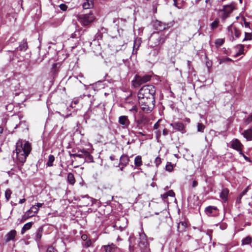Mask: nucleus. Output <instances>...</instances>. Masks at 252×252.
<instances>
[{
	"instance_id": "nucleus-6",
	"label": "nucleus",
	"mask_w": 252,
	"mask_h": 252,
	"mask_svg": "<svg viewBox=\"0 0 252 252\" xmlns=\"http://www.w3.org/2000/svg\"><path fill=\"white\" fill-rule=\"evenodd\" d=\"M94 16L92 12L88 14H83L79 15L78 20L83 26H87L94 20Z\"/></svg>"
},
{
	"instance_id": "nucleus-45",
	"label": "nucleus",
	"mask_w": 252,
	"mask_h": 252,
	"mask_svg": "<svg viewBox=\"0 0 252 252\" xmlns=\"http://www.w3.org/2000/svg\"><path fill=\"white\" fill-rule=\"evenodd\" d=\"M232 61V60L229 58H223L220 60V64H222L223 63H226Z\"/></svg>"
},
{
	"instance_id": "nucleus-13",
	"label": "nucleus",
	"mask_w": 252,
	"mask_h": 252,
	"mask_svg": "<svg viewBox=\"0 0 252 252\" xmlns=\"http://www.w3.org/2000/svg\"><path fill=\"white\" fill-rule=\"evenodd\" d=\"M170 126H172L173 128L178 131L181 132L182 133L186 132L185 127L182 123L181 122H175L170 124Z\"/></svg>"
},
{
	"instance_id": "nucleus-3",
	"label": "nucleus",
	"mask_w": 252,
	"mask_h": 252,
	"mask_svg": "<svg viewBox=\"0 0 252 252\" xmlns=\"http://www.w3.org/2000/svg\"><path fill=\"white\" fill-rule=\"evenodd\" d=\"M156 88L153 85H145L139 91L138 93V99L144 98L146 100L155 101V95Z\"/></svg>"
},
{
	"instance_id": "nucleus-23",
	"label": "nucleus",
	"mask_w": 252,
	"mask_h": 252,
	"mask_svg": "<svg viewBox=\"0 0 252 252\" xmlns=\"http://www.w3.org/2000/svg\"><path fill=\"white\" fill-rule=\"evenodd\" d=\"M187 227V223L185 221H180L177 226V229L179 232H183L185 230Z\"/></svg>"
},
{
	"instance_id": "nucleus-57",
	"label": "nucleus",
	"mask_w": 252,
	"mask_h": 252,
	"mask_svg": "<svg viewBox=\"0 0 252 252\" xmlns=\"http://www.w3.org/2000/svg\"><path fill=\"white\" fill-rule=\"evenodd\" d=\"M32 208L33 210V214L37 213V212L38 211V208L36 206H35V205L34 206H32Z\"/></svg>"
},
{
	"instance_id": "nucleus-32",
	"label": "nucleus",
	"mask_w": 252,
	"mask_h": 252,
	"mask_svg": "<svg viewBox=\"0 0 252 252\" xmlns=\"http://www.w3.org/2000/svg\"><path fill=\"white\" fill-rule=\"evenodd\" d=\"M27 215H25L23 216L22 219L24 220H26L27 219L33 216L34 214H33V210L32 208H31L27 212Z\"/></svg>"
},
{
	"instance_id": "nucleus-44",
	"label": "nucleus",
	"mask_w": 252,
	"mask_h": 252,
	"mask_svg": "<svg viewBox=\"0 0 252 252\" xmlns=\"http://www.w3.org/2000/svg\"><path fill=\"white\" fill-rule=\"evenodd\" d=\"M245 38L243 39V41L251 40L252 39V34L251 33L245 32Z\"/></svg>"
},
{
	"instance_id": "nucleus-51",
	"label": "nucleus",
	"mask_w": 252,
	"mask_h": 252,
	"mask_svg": "<svg viewBox=\"0 0 252 252\" xmlns=\"http://www.w3.org/2000/svg\"><path fill=\"white\" fill-rule=\"evenodd\" d=\"M46 252H55V248L51 245L48 246Z\"/></svg>"
},
{
	"instance_id": "nucleus-20",
	"label": "nucleus",
	"mask_w": 252,
	"mask_h": 252,
	"mask_svg": "<svg viewBox=\"0 0 252 252\" xmlns=\"http://www.w3.org/2000/svg\"><path fill=\"white\" fill-rule=\"evenodd\" d=\"M242 134L247 140H252V126L249 129L244 130Z\"/></svg>"
},
{
	"instance_id": "nucleus-52",
	"label": "nucleus",
	"mask_w": 252,
	"mask_h": 252,
	"mask_svg": "<svg viewBox=\"0 0 252 252\" xmlns=\"http://www.w3.org/2000/svg\"><path fill=\"white\" fill-rule=\"evenodd\" d=\"M79 103V99L78 98H74L73 100L72 101L70 106L72 108L74 107V105H76Z\"/></svg>"
},
{
	"instance_id": "nucleus-11",
	"label": "nucleus",
	"mask_w": 252,
	"mask_h": 252,
	"mask_svg": "<svg viewBox=\"0 0 252 252\" xmlns=\"http://www.w3.org/2000/svg\"><path fill=\"white\" fill-rule=\"evenodd\" d=\"M242 144L237 139H235L231 142V147L238 151L240 155H243V153L242 152Z\"/></svg>"
},
{
	"instance_id": "nucleus-4",
	"label": "nucleus",
	"mask_w": 252,
	"mask_h": 252,
	"mask_svg": "<svg viewBox=\"0 0 252 252\" xmlns=\"http://www.w3.org/2000/svg\"><path fill=\"white\" fill-rule=\"evenodd\" d=\"M152 77L151 74H145L140 75L136 74L135 75L133 80L132 81V83L134 87L136 88L143 84L149 82Z\"/></svg>"
},
{
	"instance_id": "nucleus-48",
	"label": "nucleus",
	"mask_w": 252,
	"mask_h": 252,
	"mask_svg": "<svg viewBox=\"0 0 252 252\" xmlns=\"http://www.w3.org/2000/svg\"><path fill=\"white\" fill-rule=\"evenodd\" d=\"M244 122L247 124H249L252 122V113L247 118L245 119Z\"/></svg>"
},
{
	"instance_id": "nucleus-50",
	"label": "nucleus",
	"mask_w": 252,
	"mask_h": 252,
	"mask_svg": "<svg viewBox=\"0 0 252 252\" xmlns=\"http://www.w3.org/2000/svg\"><path fill=\"white\" fill-rule=\"evenodd\" d=\"M161 158L159 157H157L156 158L155 161H154V163L156 164V166L158 167V165L161 163Z\"/></svg>"
},
{
	"instance_id": "nucleus-60",
	"label": "nucleus",
	"mask_w": 252,
	"mask_h": 252,
	"mask_svg": "<svg viewBox=\"0 0 252 252\" xmlns=\"http://www.w3.org/2000/svg\"><path fill=\"white\" fill-rule=\"evenodd\" d=\"M57 43V39H53V41H49L48 42V44H56Z\"/></svg>"
},
{
	"instance_id": "nucleus-1",
	"label": "nucleus",
	"mask_w": 252,
	"mask_h": 252,
	"mask_svg": "<svg viewBox=\"0 0 252 252\" xmlns=\"http://www.w3.org/2000/svg\"><path fill=\"white\" fill-rule=\"evenodd\" d=\"M32 150L31 144L28 142L21 139L19 140L16 145V153L17 164L18 169L22 172V166L26 160L27 157Z\"/></svg>"
},
{
	"instance_id": "nucleus-49",
	"label": "nucleus",
	"mask_w": 252,
	"mask_h": 252,
	"mask_svg": "<svg viewBox=\"0 0 252 252\" xmlns=\"http://www.w3.org/2000/svg\"><path fill=\"white\" fill-rule=\"evenodd\" d=\"M83 245L86 248H89L92 245V241L90 239L87 240L85 241Z\"/></svg>"
},
{
	"instance_id": "nucleus-40",
	"label": "nucleus",
	"mask_w": 252,
	"mask_h": 252,
	"mask_svg": "<svg viewBox=\"0 0 252 252\" xmlns=\"http://www.w3.org/2000/svg\"><path fill=\"white\" fill-rule=\"evenodd\" d=\"M12 191L9 189H7L5 191V197L7 201H8L11 197Z\"/></svg>"
},
{
	"instance_id": "nucleus-64",
	"label": "nucleus",
	"mask_w": 252,
	"mask_h": 252,
	"mask_svg": "<svg viewBox=\"0 0 252 252\" xmlns=\"http://www.w3.org/2000/svg\"><path fill=\"white\" fill-rule=\"evenodd\" d=\"M161 197L163 199H165L168 197L167 194L166 193H165L161 195Z\"/></svg>"
},
{
	"instance_id": "nucleus-29",
	"label": "nucleus",
	"mask_w": 252,
	"mask_h": 252,
	"mask_svg": "<svg viewBox=\"0 0 252 252\" xmlns=\"http://www.w3.org/2000/svg\"><path fill=\"white\" fill-rule=\"evenodd\" d=\"M32 222H29L24 224L21 229V234H24L26 231L30 229L32 227Z\"/></svg>"
},
{
	"instance_id": "nucleus-46",
	"label": "nucleus",
	"mask_w": 252,
	"mask_h": 252,
	"mask_svg": "<svg viewBox=\"0 0 252 252\" xmlns=\"http://www.w3.org/2000/svg\"><path fill=\"white\" fill-rule=\"evenodd\" d=\"M173 169V166L171 162H168L166 165V170L169 172H171Z\"/></svg>"
},
{
	"instance_id": "nucleus-10",
	"label": "nucleus",
	"mask_w": 252,
	"mask_h": 252,
	"mask_svg": "<svg viewBox=\"0 0 252 252\" xmlns=\"http://www.w3.org/2000/svg\"><path fill=\"white\" fill-rule=\"evenodd\" d=\"M101 249L104 252H117L119 250L118 247L112 243H109L108 245H103L101 247Z\"/></svg>"
},
{
	"instance_id": "nucleus-28",
	"label": "nucleus",
	"mask_w": 252,
	"mask_h": 252,
	"mask_svg": "<svg viewBox=\"0 0 252 252\" xmlns=\"http://www.w3.org/2000/svg\"><path fill=\"white\" fill-rule=\"evenodd\" d=\"M128 111L133 115L134 118L135 116H137L136 114L138 111V107L137 105H134L131 108L128 109Z\"/></svg>"
},
{
	"instance_id": "nucleus-37",
	"label": "nucleus",
	"mask_w": 252,
	"mask_h": 252,
	"mask_svg": "<svg viewBox=\"0 0 252 252\" xmlns=\"http://www.w3.org/2000/svg\"><path fill=\"white\" fill-rule=\"evenodd\" d=\"M252 239L250 236H247L246 238H244L242 240V245H246L250 244L252 242Z\"/></svg>"
},
{
	"instance_id": "nucleus-55",
	"label": "nucleus",
	"mask_w": 252,
	"mask_h": 252,
	"mask_svg": "<svg viewBox=\"0 0 252 252\" xmlns=\"http://www.w3.org/2000/svg\"><path fill=\"white\" fill-rule=\"evenodd\" d=\"M168 196L174 197L175 196V193L172 190H170L168 192H166Z\"/></svg>"
},
{
	"instance_id": "nucleus-34",
	"label": "nucleus",
	"mask_w": 252,
	"mask_h": 252,
	"mask_svg": "<svg viewBox=\"0 0 252 252\" xmlns=\"http://www.w3.org/2000/svg\"><path fill=\"white\" fill-rule=\"evenodd\" d=\"M27 215H25L23 216L22 219L24 220H26L27 219L33 216L34 214H33V210L32 208H31L27 212Z\"/></svg>"
},
{
	"instance_id": "nucleus-42",
	"label": "nucleus",
	"mask_w": 252,
	"mask_h": 252,
	"mask_svg": "<svg viewBox=\"0 0 252 252\" xmlns=\"http://www.w3.org/2000/svg\"><path fill=\"white\" fill-rule=\"evenodd\" d=\"M219 20L218 19H216L214 21H213L211 24V29L212 30H214L215 28H217L219 26Z\"/></svg>"
},
{
	"instance_id": "nucleus-5",
	"label": "nucleus",
	"mask_w": 252,
	"mask_h": 252,
	"mask_svg": "<svg viewBox=\"0 0 252 252\" xmlns=\"http://www.w3.org/2000/svg\"><path fill=\"white\" fill-rule=\"evenodd\" d=\"M155 101L146 100L144 98L139 99V104L141 110L147 113L151 112L155 107Z\"/></svg>"
},
{
	"instance_id": "nucleus-31",
	"label": "nucleus",
	"mask_w": 252,
	"mask_h": 252,
	"mask_svg": "<svg viewBox=\"0 0 252 252\" xmlns=\"http://www.w3.org/2000/svg\"><path fill=\"white\" fill-rule=\"evenodd\" d=\"M134 165L136 167H139L142 165V158L140 156H137L135 158Z\"/></svg>"
},
{
	"instance_id": "nucleus-19",
	"label": "nucleus",
	"mask_w": 252,
	"mask_h": 252,
	"mask_svg": "<svg viewBox=\"0 0 252 252\" xmlns=\"http://www.w3.org/2000/svg\"><path fill=\"white\" fill-rule=\"evenodd\" d=\"M129 158L126 155H122L120 158L119 165L126 166L129 162Z\"/></svg>"
},
{
	"instance_id": "nucleus-9",
	"label": "nucleus",
	"mask_w": 252,
	"mask_h": 252,
	"mask_svg": "<svg viewBox=\"0 0 252 252\" xmlns=\"http://www.w3.org/2000/svg\"><path fill=\"white\" fill-rule=\"evenodd\" d=\"M62 67V63L61 62H58L53 64L50 70L51 75L54 77H56L60 71Z\"/></svg>"
},
{
	"instance_id": "nucleus-24",
	"label": "nucleus",
	"mask_w": 252,
	"mask_h": 252,
	"mask_svg": "<svg viewBox=\"0 0 252 252\" xmlns=\"http://www.w3.org/2000/svg\"><path fill=\"white\" fill-rule=\"evenodd\" d=\"M218 208L217 207L213 206H209L206 207L205 209V213L207 215H211L214 213V211H217Z\"/></svg>"
},
{
	"instance_id": "nucleus-16",
	"label": "nucleus",
	"mask_w": 252,
	"mask_h": 252,
	"mask_svg": "<svg viewBox=\"0 0 252 252\" xmlns=\"http://www.w3.org/2000/svg\"><path fill=\"white\" fill-rule=\"evenodd\" d=\"M233 8L231 5H225L223 6V14L222 15L223 19L227 18L229 14L232 11Z\"/></svg>"
},
{
	"instance_id": "nucleus-33",
	"label": "nucleus",
	"mask_w": 252,
	"mask_h": 252,
	"mask_svg": "<svg viewBox=\"0 0 252 252\" xmlns=\"http://www.w3.org/2000/svg\"><path fill=\"white\" fill-rule=\"evenodd\" d=\"M27 215H25L23 216L22 219L24 220H26L27 219L33 216L34 214H33V210L32 208H31L27 212Z\"/></svg>"
},
{
	"instance_id": "nucleus-39",
	"label": "nucleus",
	"mask_w": 252,
	"mask_h": 252,
	"mask_svg": "<svg viewBox=\"0 0 252 252\" xmlns=\"http://www.w3.org/2000/svg\"><path fill=\"white\" fill-rule=\"evenodd\" d=\"M157 26H158L157 27V28L159 31L165 30L166 28V26L164 23H162V22L159 21L157 22Z\"/></svg>"
},
{
	"instance_id": "nucleus-17",
	"label": "nucleus",
	"mask_w": 252,
	"mask_h": 252,
	"mask_svg": "<svg viewBox=\"0 0 252 252\" xmlns=\"http://www.w3.org/2000/svg\"><path fill=\"white\" fill-rule=\"evenodd\" d=\"M17 235V232L15 230H11L5 235V242L7 243L10 241L14 240Z\"/></svg>"
},
{
	"instance_id": "nucleus-14",
	"label": "nucleus",
	"mask_w": 252,
	"mask_h": 252,
	"mask_svg": "<svg viewBox=\"0 0 252 252\" xmlns=\"http://www.w3.org/2000/svg\"><path fill=\"white\" fill-rule=\"evenodd\" d=\"M134 121L136 123L138 126H140L145 125L147 122V118L143 115L140 116L139 117L135 116Z\"/></svg>"
},
{
	"instance_id": "nucleus-63",
	"label": "nucleus",
	"mask_w": 252,
	"mask_h": 252,
	"mask_svg": "<svg viewBox=\"0 0 252 252\" xmlns=\"http://www.w3.org/2000/svg\"><path fill=\"white\" fill-rule=\"evenodd\" d=\"M162 133H163V135L166 136L168 134V130L166 128H164L163 130Z\"/></svg>"
},
{
	"instance_id": "nucleus-56",
	"label": "nucleus",
	"mask_w": 252,
	"mask_h": 252,
	"mask_svg": "<svg viewBox=\"0 0 252 252\" xmlns=\"http://www.w3.org/2000/svg\"><path fill=\"white\" fill-rule=\"evenodd\" d=\"M16 40H17V39L15 38H14L13 37H11L8 40V43H14V42H16Z\"/></svg>"
},
{
	"instance_id": "nucleus-47",
	"label": "nucleus",
	"mask_w": 252,
	"mask_h": 252,
	"mask_svg": "<svg viewBox=\"0 0 252 252\" xmlns=\"http://www.w3.org/2000/svg\"><path fill=\"white\" fill-rule=\"evenodd\" d=\"M224 42V40L222 39L219 38L217 39L215 41V44L217 46H221Z\"/></svg>"
},
{
	"instance_id": "nucleus-27",
	"label": "nucleus",
	"mask_w": 252,
	"mask_h": 252,
	"mask_svg": "<svg viewBox=\"0 0 252 252\" xmlns=\"http://www.w3.org/2000/svg\"><path fill=\"white\" fill-rule=\"evenodd\" d=\"M55 157L52 155H50L48 156V161L46 163V165L48 167H52L53 166V162L55 161Z\"/></svg>"
},
{
	"instance_id": "nucleus-2",
	"label": "nucleus",
	"mask_w": 252,
	"mask_h": 252,
	"mask_svg": "<svg viewBox=\"0 0 252 252\" xmlns=\"http://www.w3.org/2000/svg\"><path fill=\"white\" fill-rule=\"evenodd\" d=\"M165 39L164 34H160L158 32L153 33L149 39V42L152 47L156 48L153 49L150 54H153L154 56H157L160 50L159 46L165 42Z\"/></svg>"
},
{
	"instance_id": "nucleus-18",
	"label": "nucleus",
	"mask_w": 252,
	"mask_h": 252,
	"mask_svg": "<svg viewBox=\"0 0 252 252\" xmlns=\"http://www.w3.org/2000/svg\"><path fill=\"white\" fill-rule=\"evenodd\" d=\"M229 191L227 188H223L220 194V198L223 200V202H226L228 200V196Z\"/></svg>"
},
{
	"instance_id": "nucleus-15",
	"label": "nucleus",
	"mask_w": 252,
	"mask_h": 252,
	"mask_svg": "<svg viewBox=\"0 0 252 252\" xmlns=\"http://www.w3.org/2000/svg\"><path fill=\"white\" fill-rule=\"evenodd\" d=\"M43 231V227L42 226H41L37 229L35 233H34V239L37 243H39L41 240Z\"/></svg>"
},
{
	"instance_id": "nucleus-12",
	"label": "nucleus",
	"mask_w": 252,
	"mask_h": 252,
	"mask_svg": "<svg viewBox=\"0 0 252 252\" xmlns=\"http://www.w3.org/2000/svg\"><path fill=\"white\" fill-rule=\"evenodd\" d=\"M119 123L123 126V128H128L130 121L128 120L127 116H121L119 117L118 119Z\"/></svg>"
},
{
	"instance_id": "nucleus-41",
	"label": "nucleus",
	"mask_w": 252,
	"mask_h": 252,
	"mask_svg": "<svg viewBox=\"0 0 252 252\" xmlns=\"http://www.w3.org/2000/svg\"><path fill=\"white\" fill-rule=\"evenodd\" d=\"M205 126L201 123L197 124V131L203 132Z\"/></svg>"
},
{
	"instance_id": "nucleus-21",
	"label": "nucleus",
	"mask_w": 252,
	"mask_h": 252,
	"mask_svg": "<svg viewBox=\"0 0 252 252\" xmlns=\"http://www.w3.org/2000/svg\"><path fill=\"white\" fill-rule=\"evenodd\" d=\"M228 31L232 33L234 32L236 38H239L241 35L240 31L236 27L230 25L227 28Z\"/></svg>"
},
{
	"instance_id": "nucleus-38",
	"label": "nucleus",
	"mask_w": 252,
	"mask_h": 252,
	"mask_svg": "<svg viewBox=\"0 0 252 252\" xmlns=\"http://www.w3.org/2000/svg\"><path fill=\"white\" fill-rule=\"evenodd\" d=\"M126 22V19H124L122 18H115L113 20V22L116 24V25L118 26L117 28H119V25L120 23H125Z\"/></svg>"
},
{
	"instance_id": "nucleus-22",
	"label": "nucleus",
	"mask_w": 252,
	"mask_h": 252,
	"mask_svg": "<svg viewBox=\"0 0 252 252\" xmlns=\"http://www.w3.org/2000/svg\"><path fill=\"white\" fill-rule=\"evenodd\" d=\"M94 0H86L82 4V6L84 9H90L94 6Z\"/></svg>"
},
{
	"instance_id": "nucleus-43",
	"label": "nucleus",
	"mask_w": 252,
	"mask_h": 252,
	"mask_svg": "<svg viewBox=\"0 0 252 252\" xmlns=\"http://www.w3.org/2000/svg\"><path fill=\"white\" fill-rule=\"evenodd\" d=\"M63 22V20L62 19H58L54 20V21L52 22V24L54 27H57L60 25Z\"/></svg>"
},
{
	"instance_id": "nucleus-62",
	"label": "nucleus",
	"mask_w": 252,
	"mask_h": 252,
	"mask_svg": "<svg viewBox=\"0 0 252 252\" xmlns=\"http://www.w3.org/2000/svg\"><path fill=\"white\" fill-rule=\"evenodd\" d=\"M242 197V196H241L240 195H239V196L237 198L236 203H240Z\"/></svg>"
},
{
	"instance_id": "nucleus-61",
	"label": "nucleus",
	"mask_w": 252,
	"mask_h": 252,
	"mask_svg": "<svg viewBox=\"0 0 252 252\" xmlns=\"http://www.w3.org/2000/svg\"><path fill=\"white\" fill-rule=\"evenodd\" d=\"M81 238L84 241H85L87 240L88 236L86 234H83L82 235Z\"/></svg>"
},
{
	"instance_id": "nucleus-25",
	"label": "nucleus",
	"mask_w": 252,
	"mask_h": 252,
	"mask_svg": "<svg viewBox=\"0 0 252 252\" xmlns=\"http://www.w3.org/2000/svg\"><path fill=\"white\" fill-rule=\"evenodd\" d=\"M136 238L133 235H130L128 238L129 242V248L131 250V249H133L134 246L135 244Z\"/></svg>"
},
{
	"instance_id": "nucleus-59",
	"label": "nucleus",
	"mask_w": 252,
	"mask_h": 252,
	"mask_svg": "<svg viewBox=\"0 0 252 252\" xmlns=\"http://www.w3.org/2000/svg\"><path fill=\"white\" fill-rule=\"evenodd\" d=\"M159 121H158L157 123H156L154 126V128L155 129H157L158 128L159 126Z\"/></svg>"
},
{
	"instance_id": "nucleus-26",
	"label": "nucleus",
	"mask_w": 252,
	"mask_h": 252,
	"mask_svg": "<svg viewBox=\"0 0 252 252\" xmlns=\"http://www.w3.org/2000/svg\"><path fill=\"white\" fill-rule=\"evenodd\" d=\"M67 182L69 184L72 185H74L76 182L75 179L73 174L71 173H69L67 174Z\"/></svg>"
},
{
	"instance_id": "nucleus-58",
	"label": "nucleus",
	"mask_w": 252,
	"mask_h": 252,
	"mask_svg": "<svg viewBox=\"0 0 252 252\" xmlns=\"http://www.w3.org/2000/svg\"><path fill=\"white\" fill-rule=\"evenodd\" d=\"M197 185H198L197 181L196 180L193 181L192 183V187L193 188H195L197 186Z\"/></svg>"
},
{
	"instance_id": "nucleus-8",
	"label": "nucleus",
	"mask_w": 252,
	"mask_h": 252,
	"mask_svg": "<svg viewBox=\"0 0 252 252\" xmlns=\"http://www.w3.org/2000/svg\"><path fill=\"white\" fill-rule=\"evenodd\" d=\"M139 247L142 250L144 249L145 252L149 251V243L147 241L146 235L143 232L139 233Z\"/></svg>"
},
{
	"instance_id": "nucleus-35",
	"label": "nucleus",
	"mask_w": 252,
	"mask_h": 252,
	"mask_svg": "<svg viewBox=\"0 0 252 252\" xmlns=\"http://www.w3.org/2000/svg\"><path fill=\"white\" fill-rule=\"evenodd\" d=\"M72 152L73 153L72 154L70 153L69 152V156L71 158H76V157H77V158H85V156L84 155H83L82 154H79V153H75V151L74 150H73L72 151Z\"/></svg>"
},
{
	"instance_id": "nucleus-7",
	"label": "nucleus",
	"mask_w": 252,
	"mask_h": 252,
	"mask_svg": "<svg viewBox=\"0 0 252 252\" xmlns=\"http://www.w3.org/2000/svg\"><path fill=\"white\" fill-rule=\"evenodd\" d=\"M28 48L27 40L26 39H24L21 42L19 43V45L18 47L16 48L14 51H8L7 53L9 54L10 57V61H11L13 60L14 57L15 56V54L16 51H20L25 52L27 50Z\"/></svg>"
},
{
	"instance_id": "nucleus-54",
	"label": "nucleus",
	"mask_w": 252,
	"mask_h": 252,
	"mask_svg": "<svg viewBox=\"0 0 252 252\" xmlns=\"http://www.w3.org/2000/svg\"><path fill=\"white\" fill-rule=\"evenodd\" d=\"M78 153H81V154L84 155V156L89 152L87 150L85 149H79L78 151Z\"/></svg>"
},
{
	"instance_id": "nucleus-36",
	"label": "nucleus",
	"mask_w": 252,
	"mask_h": 252,
	"mask_svg": "<svg viewBox=\"0 0 252 252\" xmlns=\"http://www.w3.org/2000/svg\"><path fill=\"white\" fill-rule=\"evenodd\" d=\"M85 161H87L88 162H93L94 158L90 154L89 152H88L85 156V158H84Z\"/></svg>"
},
{
	"instance_id": "nucleus-30",
	"label": "nucleus",
	"mask_w": 252,
	"mask_h": 252,
	"mask_svg": "<svg viewBox=\"0 0 252 252\" xmlns=\"http://www.w3.org/2000/svg\"><path fill=\"white\" fill-rule=\"evenodd\" d=\"M235 48L238 50V52L236 54L235 56V57H238L243 54L244 49V46L243 45H238L236 46Z\"/></svg>"
},
{
	"instance_id": "nucleus-53",
	"label": "nucleus",
	"mask_w": 252,
	"mask_h": 252,
	"mask_svg": "<svg viewBox=\"0 0 252 252\" xmlns=\"http://www.w3.org/2000/svg\"><path fill=\"white\" fill-rule=\"evenodd\" d=\"M60 9L63 11H66L67 9V6L64 3H62L59 6Z\"/></svg>"
}]
</instances>
